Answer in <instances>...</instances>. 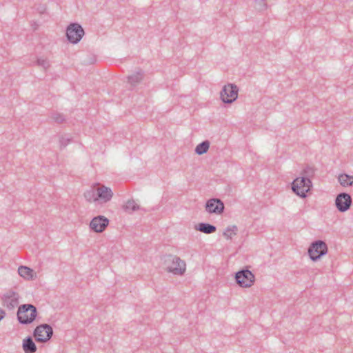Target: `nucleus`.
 I'll return each mask as SVG.
<instances>
[{
  "label": "nucleus",
  "instance_id": "obj_13",
  "mask_svg": "<svg viewBox=\"0 0 353 353\" xmlns=\"http://www.w3.org/2000/svg\"><path fill=\"white\" fill-rule=\"evenodd\" d=\"M113 192L110 188L102 186L97 190V196L94 199V201H101L107 203L112 198Z\"/></svg>",
  "mask_w": 353,
  "mask_h": 353
},
{
  "label": "nucleus",
  "instance_id": "obj_17",
  "mask_svg": "<svg viewBox=\"0 0 353 353\" xmlns=\"http://www.w3.org/2000/svg\"><path fill=\"white\" fill-rule=\"evenodd\" d=\"M19 274L26 279H32L33 278V270L27 267L21 265L18 268Z\"/></svg>",
  "mask_w": 353,
  "mask_h": 353
},
{
  "label": "nucleus",
  "instance_id": "obj_10",
  "mask_svg": "<svg viewBox=\"0 0 353 353\" xmlns=\"http://www.w3.org/2000/svg\"><path fill=\"white\" fill-rule=\"evenodd\" d=\"M352 203V199L350 194L346 192H341L336 196L335 205L340 212L347 211Z\"/></svg>",
  "mask_w": 353,
  "mask_h": 353
},
{
  "label": "nucleus",
  "instance_id": "obj_16",
  "mask_svg": "<svg viewBox=\"0 0 353 353\" xmlns=\"http://www.w3.org/2000/svg\"><path fill=\"white\" fill-rule=\"evenodd\" d=\"M143 77V72L140 70L137 71L136 73L128 76V83L131 84L132 86H136L141 81Z\"/></svg>",
  "mask_w": 353,
  "mask_h": 353
},
{
  "label": "nucleus",
  "instance_id": "obj_20",
  "mask_svg": "<svg viewBox=\"0 0 353 353\" xmlns=\"http://www.w3.org/2000/svg\"><path fill=\"white\" fill-rule=\"evenodd\" d=\"M50 117L54 122L59 124L62 123L65 121L64 115L58 112H52Z\"/></svg>",
  "mask_w": 353,
  "mask_h": 353
},
{
  "label": "nucleus",
  "instance_id": "obj_4",
  "mask_svg": "<svg viewBox=\"0 0 353 353\" xmlns=\"http://www.w3.org/2000/svg\"><path fill=\"white\" fill-rule=\"evenodd\" d=\"M327 251V244L322 240H316L309 247L308 254L312 261H316L325 255Z\"/></svg>",
  "mask_w": 353,
  "mask_h": 353
},
{
  "label": "nucleus",
  "instance_id": "obj_5",
  "mask_svg": "<svg viewBox=\"0 0 353 353\" xmlns=\"http://www.w3.org/2000/svg\"><path fill=\"white\" fill-rule=\"evenodd\" d=\"M53 335L52 327L47 323L37 325L34 331L33 336L37 342L46 343L48 341Z\"/></svg>",
  "mask_w": 353,
  "mask_h": 353
},
{
  "label": "nucleus",
  "instance_id": "obj_8",
  "mask_svg": "<svg viewBox=\"0 0 353 353\" xmlns=\"http://www.w3.org/2000/svg\"><path fill=\"white\" fill-rule=\"evenodd\" d=\"M239 88L233 83H228L223 86L220 92V97L224 103H232L238 97Z\"/></svg>",
  "mask_w": 353,
  "mask_h": 353
},
{
  "label": "nucleus",
  "instance_id": "obj_1",
  "mask_svg": "<svg viewBox=\"0 0 353 353\" xmlns=\"http://www.w3.org/2000/svg\"><path fill=\"white\" fill-rule=\"evenodd\" d=\"M38 315L37 307L31 303L22 304L19 306L17 318L21 325H29L34 322Z\"/></svg>",
  "mask_w": 353,
  "mask_h": 353
},
{
  "label": "nucleus",
  "instance_id": "obj_6",
  "mask_svg": "<svg viewBox=\"0 0 353 353\" xmlns=\"http://www.w3.org/2000/svg\"><path fill=\"white\" fill-rule=\"evenodd\" d=\"M85 34L82 26L78 23H71L66 29V37L73 44L79 43Z\"/></svg>",
  "mask_w": 353,
  "mask_h": 353
},
{
  "label": "nucleus",
  "instance_id": "obj_22",
  "mask_svg": "<svg viewBox=\"0 0 353 353\" xmlns=\"http://www.w3.org/2000/svg\"><path fill=\"white\" fill-rule=\"evenodd\" d=\"M339 183L343 187L353 185V178H337Z\"/></svg>",
  "mask_w": 353,
  "mask_h": 353
},
{
  "label": "nucleus",
  "instance_id": "obj_14",
  "mask_svg": "<svg viewBox=\"0 0 353 353\" xmlns=\"http://www.w3.org/2000/svg\"><path fill=\"white\" fill-rule=\"evenodd\" d=\"M22 347L25 353H34L37 350V345L31 336H28L23 340Z\"/></svg>",
  "mask_w": 353,
  "mask_h": 353
},
{
  "label": "nucleus",
  "instance_id": "obj_7",
  "mask_svg": "<svg viewBox=\"0 0 353 353\" xmlns=\"http://www.w3.org/2000/svg\"><path fill=\"white\" fill-rule=\"evenodd\" d=\"M236 283L241 288H250L255 280L254 274L247 268H243L235 273Z\"/></svg>",
  "mask_w": 353,
  "mask_h": 353
},
{
  "label": "nucleus",
  "instance_id": "obj_30",
  "mask_svg": "<svg viewBox=\"0 0 353 353\" xmlns=\"http://www.w3.org/2000/svg\"><path fill=\"white\" fill-rule=\"evenodd\" d=\"M228 234H232V233L231 232H228Z\"/></svg>",
  "mask_w": 353,
  "mask_h": 353
},
{
  "label": "nucleus",
  "instance_id": "obj_29",
  "mask_svg": "<svg viewBox=\"0 0 353 353\" xmlns=\"http://www.w3.org/2000/svg\"><path fill=\"white\" fill-rule=\"evenodd\" d=\"M337 176H345V177H347V176H352L349 175L347 174H345V173H343V174H339Z\"/></svg>",
  "mask_w": 353,
  "mask_h": 353
},
{
  "label": "nucleus",
  "instance_id": "obj_9",
  "mask_svg": "<svg viewBox=\"0 0 353 353\" xmlns=\"http://www.w3.org/2000/svg\"><path fill=\"white\" fill-rule=\"evenodd\" d=\"M19 294L12 290H8L4 293L1 297V303L3 307H6L8 310H14L19 305Z\"/></svg>",
  "mask_w": 353,
  "mask_h": 353
},
{
  "label": "nucleus",
  "instance_id": "obj_26",
  "mask_svg": "<svg viewBox=\"0 0 353 353\" xmlns=\"http://www.w3.org/2000/svg\"><path fill=\"white\" fill-rule=\"evenodd\" d=\"M37 63L39 66L42 67L43 69L46 70L50 65L48 60L46 59H38L37 61Z\"/></svg>",
  "mask_w": 353,
  "mask_h": 353
},
{
  "label": "nucleus",
  "instance_id": "obj_3",
  "mask_svg": "<svg viewBox=\"0 0 353 353\" xmlns=\"http://www.w3.org/2000/svg\"><path fill=\"white\" fill-rule=\"evenodd\" d=\"M165 264L166 265L165 270L168 272H172L174 274L182 275L185 272V263L181 260L179 256L168 254L165 256Z\"/></svg>",
  "mask_w": 353,
  "mask_h": 353
},
{
  "label": "nucleus",
  "instance_id": "obj_15",
  "mask_svg": "<svg viewBox=\"0 0 353 353\" xmlns=\"http://www.w3.org/2000/svg\"><path fill=\"white\" fill-rule=\"evenodd\" d=\"M194 229L204 234H212L216 231V227L208 223H199L194 226Z\"/></svg>",
  "mask_w": 353,
  "mask_h": 353
},
{
  "label": "nucleus",
  "instance_id": "obj_11",
  "mask_svg": "<svg viewBox=\"0 0 353 353\" xmlns=\"http://www.w3.org/2000/svg\"><path fill=\"white\" fill-rule=\"evenodd\" d=\"M205 209L209 214L220 215L224 212L225 205L220 199L212 198L206 201Z\"/></svg>",
  "mask_w": 353,
  "mask_h": 353
},
{
  "label": "nucleus",
  "instance_id": "obj_18",
  "mask_svg": "<svg viewBox=\"0 0 353 353\" xmlns=\"http://www.w3.org/2000/svg\"><path fill=\"white\" fill-rule=\"evenodd\" d=\"M140 206L138 204H137L133 199H130L127 201L123 205V210L129 214H131L133 212L138 210Z\"/></svg>",
  "mask_w": 353,
  "mask_h": 353
},
{
  "label": "nucleus",
  "instance_id": "obj_12",
  "mask_svg": "<svg viewBox=\"0 0 353 353\" xmlns=\"http://www.w3.org/2000/svg\"><path fill=\"white\" fill-rule=\"evenodd\" d=\"M109 219L103 215H99L94 217L90 223V228L95 232L100 233L103 232L109 224Z\"/></svg>",
  "mask_w": 353,
  "mask_h": 353
},
{
  "label": "nucleus",
  "instance_id": "obj_23",
  "mask_svg": "<svg viewBox=\"0 0 353 353\" xmlns=\"http://www.w3.org/2000/svg\"><path fill=\"white\" fill-rule=\"evenodd\" d=\"M314 169L310 166H306L301 172L299 176H314Z\"/></svg>",
  "mask_w": 353,
  "mask_h": 353
},
{
  "label": "nucleus",
  "instance_id": "obj_24",
  "mask_svg": "<svg viewBox=\"0 0 353 353\" xmlns=\"http://www.w3.org/2000/svg\"><path fill=\"white\" fill-rule=\"evenodd\" d=\"M254 8L259 11L265 10L267 8L265 0H254Z\"/></svg>",
  "mask_w": 353,
  "mask_h": 353
},
{
  "label": "nucleus",
  "instance_id": "obj_2",
  "mask_svg": "<svg viewBox=\"0 0 353 353\" xmlns=\"http://www.w3.org/2000/svg\"><path fill=\"white\" fill-rule=\"evenodd\" d=\"M292 192L299 197L305 199L312 189L311 178H294L291 183Z\"/></svg>",
  "mask_w": 353,
  "mask_h": 353
},
{
  "label": "nucleus",
  "instance_id": "obj_27",
  "mask_svg": "<svg viewBox=\"0 0 353 353\" xmlns=\"http://www.w3.org/2000/svg\"><path fill=\"white\" fill-rule=\"evenodd\" d=\"M84 197L88 201H94V199L96 198L94 191L93 190H88L84 193Z\"/></svg>",
  "mask_w": 353,
  "mask_h": 353
},
{
  "label": "nucleus",
  "instance_id": "obj_25",
  "mask_svg": "<svg viewBox=\"0 0 353 353\" xmlns=\"http://www.w3.org/2000/svg\"><path fill=\"white\" fill-rule=\"evenodd\" d=\"M71 141V138L65 137L63 136L61 137L59 139L61 149L65 148Z\"/></svg>",
  "mask_w": 353,
  "mask_h": 353
},
{
  "label": "nucleus",
  "instance_id": "obj_19",
  "mask_svg": "<svg viewBox=\"0 0 353 353\" xmlns=\"http://www.w3.org/2000/svg\"><path fill=\"white\" fill-rule=\"evenodd\" d=\"M210 141L208 140L203 141L196 146L195 153L199 155H202L206 153L210 148Z\"/></svg>",
  "mask_w": 353,
  "mask_h": 353
},
{
  "label": "nucleus",
  "instance_id": "obj_21",
  "mask_svg": "<svg viewBox=\"0 0 353 353\" xmlns=\"http://www.w3.org/2000/svg\"><path fill=\"white\" fill-rule=\"evenodd\" d=\"M237 230L238 228L236 225L228 226L223 232V236L228 239H231L232 234H228V232H231L233 234H236Z\"/></svg>",
  "mask_w": 353,
  "mask_h": 353
},
{
  "label": "nucleus",
  "instance_id": "obj_28",
  "mask_svg": "<svg viewBox=\"0 0 353 353\" xmlns=\"http://www.w3.org/2000/svg\"><path fill=\"white\" fill-rule=\"evenodd\" d=\"M6 312L0 307V321L5 317Z\"/></svg>",
  "mask_w": 353,
  "mask_h": 353
}]
</instances>
